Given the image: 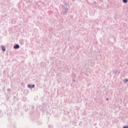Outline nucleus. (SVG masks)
<instances>
[{"instance_id":"nucleus-1","label":"nucleus","mask_w":128,"mask_h":128,"mask_svg":"<svg viewBox=\"0 0 128 128\" xmlns=\"http://www.w3.org/2000/svg\"><path fill=\"white\" fill-rule=\"evenodd\" d=\"M14 48H20V46L18 44H16L14 46Z\"/></svg>"},{"instance_id":"nucleus-2","label":"nucleus","mask_w":128,"mask_h":128,"mask_svg":"<svg viewBox=\"0 0 128 128\" xmlns=\"http://www.w3.org/2000/svg\"><path fill=\"white\" fill-rule=\"evenodd\" d=\"M2 50H3V52H6V47L4 46H2Z\"/></svg>"},{"instance_id":"nucleus-3","label":"nucleus","mask_w":128,"mask_h":128,"mask_svg":"<svg viewBox=\"0 0 128 128\" xmlns=\"http://www.w3.org/2000/svg\"><path fill=\"white\" fill-rule=\"evenodd\" d=\"M122 2L124 4H126V2H128V0H122Z\"/></svg>"},{"instance_id":"nucleus-4","label":"nucleus","mask_w":128,"mask_h":128,"mask_svg":"<svg viewBox=\"0 0 128 128\" xmlns=\"http://www.w3.org/2000/svg\"><path fill=\"white\" fill-rule=\"evenodd\" d=\"M128 79H126V80H125L126 82H128Z\"/></svg>"},{"instance_id":"nucleus-5","label":"nucleus","mask_w":128,"mask_h":128,"mask_svg":"<svg viewBox=\"0 0 128 128\" xmlns=\"http://www.w3.org/2000/svg\"><path fill=\"white\" fill-rule=\"evenodd\" d=\"M123 128H128V126H124Z\"/></svg>"},{"instance_id":"nucleus-6","label":"nucleus","mask_w":128,"mask_h":128,"mask_svg":"<svg viewBox=\"0 0 128 128\" xmlns=\"http://www.w3.org/2000/svg\"><path fill=\"white\" fill-rule=\"evenodd\" d=\"M28 88H30V85H28Z\"/></svg>"},{"instance_id":"nucleus-7","label":"nucleus","mask_w":128,"mask_h":128,"mask_svg":"<svg viewBox=\"0 0 128 128\" xmlns=\"http://www.w3.org/2000/svg\"><path fill=\"white\" fill-rule=\"evenodd\" d=\"M32 88H34V85H32Z\"/></svg>"},{"instance_id":"nucleus-8","label":"nucleus","mask_w":128,"mask_h":128,"mask_svg":"<svg viewBox=\"0 0 128 128\" xmlns=\"http://www.w3.org/2000/svg\"><path fill=\"white\" fill-rule=\"evenodd\" d=\"M106 100H108V99H106Z\"/></svg>"}]
</instances>
